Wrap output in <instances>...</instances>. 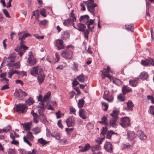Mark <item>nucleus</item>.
<instances>
[{
    "mask_svg": "<svg viewBox=\"0 0 154 154\" xmlns=\"http://www.w3.org/2000/svg\"><path fill=\"white\" fill-rule=\"evenodd\" d=\"M8 77L10 78H11L12 75L14 74H17L19 75L20 73L18 71L14 69H11L8 72Z\"/></svg>",
    "mask_w": 154,
    "mask_h": 154,
    "instance_id": "nucleus-28",
    "label": "nucleus"
},
{
    "mask_svg": "<svg viewBox=\"0 0 154 154\" xmlns=\"http://www.w3.org/2000/svg\"><path fill=\"white\" fill-rule=\"evenodd\" d=\"M119 112L116 110H114L113 111L112 113L110 114L111 117V118L118 119Z\"/></svg>",
    "mask_w": 154,
    "mask_h": 154,
    "instance_id": "nucleus-30",
    "label": "nucleus"
},
{
    "mask_svg": "<svg viewBox=\"0 0 154 154\" xmlns=\"http://www.w3.org/2000/svg\"><path fill=\"white\" fill-rule=\"evenodd\" d=\"M31 74L33 76H38L37 79L39 84L42 83L44 81L45 74L43 72L42 69L39 66L33 67L31 69Z\"/></svg>",
    "mask_w": 154,
    "mask_h": 154,
    "instance_id": "nucleus-1",
    "label": "nucleus"
},
{
    "mask_svg": "<svg viewBox=\"0 0 154 154\" xmlns=\"http://www.w3.org/2000/svg\"><path fill=\"white\" fill-rule=\"evenodd\" d=\"M107 128L106 127H103L101 130V134L103 135H105L107 131Z\"/></svg>",
    "mask_w": 154,
    "mask_h": 154,
    "instance_id": "nucleus-48",
    "label": "nucleus"
},
{
    "mask_svg": "<svg viewBox=\"0 0 154 154\" xmlns=\"http://www.w3.org/2000/svg\"><path fill=\"white\" fill-rule=\"evenodd\" d=\"M79 148H82V149L80 150V152H85L89 150L90 147V146L89 143H87L84 147L79 146Z\"/></svg>",
    "mask_w": 154,
    "mask_h": 154,
    "instance_id": "nucleus-31",
    "label": "nucleus"
},
{
    "mask_svg": "<svg viewBox=\"0 0 154 154\" xmlns=\"http://www.w3.org/2000/svg\"><path fill=\"white\" fill-rule=\"evenodd\" d=\"M141 64L145 66L151 64L154 66V60L151 58L146 59L144 61L143 60L141 61Z\"/></svg>",
    "mask_w": 154,
    "mask_h": 154,
    "instance_id": "nucleus-10",
    "label": "nucleus"
},
{
    "mask_svg": "<svg viewBox=\"0 0 154 154\" xmlns=\"http://www.w3.org/2000/svg\"><path fill=\"white\" fill-rule=\"evenodd\" d=\"M85 76L83 74H82L77 77V79L80 82H83L85 81Z\"/></svg>",
    "mask_w": 154,
    "mask_h": 154,
    "instance_id": "nucleus-36",
    "label": "nucleus"
},
{
    "mask_svg": "<svg viewBox=\"0 0 154 154\" xmlns=\"http://www.w3.org/2000/svg\"><path fill=\"white\" fill-rule=\"evenodd\" d=\"M46 11L45 9L42 8L40 11V14L42 16L44 17H46Z\"/></svg>",
    "mask_w": 154,
    "mask_h": 154,
    "instance_id": "nucleus-55",
    "label": "nucleus"
},
{
    "mask_svg": "<svg viewBox=\"0 0 154 154\" xmlns=\"http://www.w3.org/2000/svg\"><path fill=\"white\" fill-rule=\"evenodd\" d=\"M56 46L58 50L65 48L63 45V42L62 40L58 39L56 41Z\"/></svg>",
    "mask_w": 154,
    "mask_h": 154,
    "instance_id": "nucleus-11",
    "label": "nucleus"
},
{
    "mask_svg": "<svg viewBox=\"0 0 154 154\" xmlns=\"http://www.w3.org/2000/svg\"><path fill=\"white\" fill-rule=\"evenodd\" d=\"M138 79V78H134L132 79H130L129 81V84L132 87H136L137 85V80Z\"/></svg>",
    "mask_w": 154,
    "mask_h": 154,
    "instance_id": "nucleus-22",
    "label": "nucleus"
},
{
    "mask_svg": "<svg viewBox=\"0 0 154 154\" xmlns=\"http://www.w3.org/2000/svg\"><path fill=\"white\" fill-rule=\"evenodd\" d=\"M84 103L85 101L83 99L79 100L78 104L79 107V108H82L84 105Z\"/></svg>",
    "mask_w": 154,
    "mask_h": 154,
    "instance_id": "nucleus-45",
    "label": "nucleus"
},
{
    "mask_svg": "<svg viewBox=\"0 0 154 154\" xmlns=\"http://www.w3.org/2000/svg\"><path fill=\"white\" fill-rule=\"evenodd\" d=\"M8 154H15V151L13 149H9L8 151Z\"/></svg>",
    "mask_w": 154,
    "mask_h": 154,
    "instance_id": "nucleus-64",
    "label": "nucleus"
},
{
    "mask_svg": "<svg viewBox=\"0 0 154 154\" xmlns=\"http://www.w3.org/2000/svg\"><path fill=\"white\" fill-rule=\"evenodd\" d=\"M74 27L75 29L79 30V31L82 32H84L85 31V29L86 27V26L81 23H78L77 25V28H76L74 25Z\"/></svg>",
    "mask_w": 154,
    "mask_h": 154,
    "instance_id": "nucleus-18",
    "label": "nucleus"
},
{
    "mask_svg": "<svg viewBox=\"0 0 154 154\" xmlns=\"http://www.w3.org/2000/svg\"><path fill=\"white\" fill-rule=\"evenodd\" d=\"M104 139V137L99 138L96 140L95 141L99 144H100L102 143Z\"/></svg>",
    "mask_w": 154,
    "mask_h": 154,
    "instance_id": "nucleus-53",
    "label": "nucleus"
},
{
    "mask_svg": "<svg viewBox=\"0 0 154 154\" xmlns=\"http://www.w3.org/2000/svg\"><path fill=\"white\" fill-rule=\"evenodd\" d=\"M48 22L45 20H43L40 21H39V24L42 25H45Z\"/></svg>",
    "mask_w": 154,
    "mask_h": 154,
    "instance_id": "nucleus-61",
    "label": "nucleus"
},
{
    "mask_svg": "<svg viewBox=\"0 0 154 154\" xmlns=\"http://www.w3.org/2000/svg\"><path fill=\"white\" fill-rule=\"evenodd\" d=\"M28 95L27 93L24 91H23L21 89V96H22V99Z\"/></svg>",
    "mask_w": 154,
    "mask_h": 154,
    "instance_id": "nucleus-62",
    "label": "nucleus"
},
{
    "mask_svg": "<svg viewBox=\"0 0 154 154\" xmlns=\"http://www.w3.org/2000/svg\"><path fill=\"white\" fill-rule=\"evenodd\" d=\"M11 144L17 146L19 145V142L18 141L15 140V139L14 138L12 139V141L11 142Z\"/></svg>",
    "mask_w": 154,
    "mask_h": 154,
    "instance_id": "nucleus-60",
    "label": "nucleus"
},
{
    "mask_svg": "<svg viewBox=\"0 0 154 154\" xmlns=\"http://www.w3.org/2000/svg\"><path fill=\"white\" fill-rule=\"evenodd\" d=\"M68 19L69 20L70 23H73L76 21V18L74 16L73 13L71 14V17Z\"/></svg>",
    "mask_w": 154,
    "mask_h": 154,
    "instance_id": "nucleus-49",
    "label": "nucleus"
},
{
    "mask_svg": "<svg viewBox=\"0 0 154 154\" xmlns=\"http://www.w3.org/2000/svg\"><path fill=\"white\" fill-rule=\"evenodd\" d=\"M51 95V92L50 91H48V93L44 96L43 98V101L45 102H47L49 100L50 97Z\"/></svg>",
    "mask_w": 154,
    "mask_h": 154,
    "instance_id": "nucleus-38",
    "label": "nucleus"
},
{
    "mask_svg": "<svg viewBox=\"0 0 154 154\" xmlns=\"http://www.w3.org/2000/svg\"><path fill=\"white\" fill-rule=\"evenodd\" d=\"M122 91L123 93L125 94L126 93L131 92L132 89L127 86L124 85L122 87Z\"/></svg>",
    "mask_w": 154,
    "mask_h": 154,
    "instance_id": "nucleus-24",
    "label": "nucleus"
},
{
    "mask_svg": "<svg viewBox=\"0 0 154 154\" xmlns=\"http://www.w3.org/2000/svg\"><path fill=\"white\" fill-rule=\"evenodd\" d=\"M29 55L27 62L29 65L32 66L35 65L36 63V61L32 54L31 52H29Z\"/></svg>",
    "mask_w": 154,
    "mask_h": 154,
    "instance_id": "nucleus-9",
    "label": "nucleus"
},
{
    "mask_svg": "<svg viewBox=\"0 0 154 154\" xmlns=\"http://www.w3.org/2000/svg\"><path fill=\"white\" fill-rule=\"evenodd\" d=\"M3 13L4 14H5V15L7 17H8V18L11 17L9 15V13L7 11V10L6 9H3Z\"/></svg>",
    "mask_w": 154,
    "mask_h": 154,
    "instance_id": "nucleus-58",
    "label": "nucleus"
},
{
    "mask_svg": "<svg viewBox=\"0 0 154 154\" xmlns=\"http://www.w3.org/2000/svg\"><path fill=\"white\" fill-rule=\"evenodd\" d=\"M79 116L82 119H87V112L84 109H81L79 110Z\"/></svg>",
    "mask_w": 154,
    "mask_h": 154,
    "instance_id": "nucleus-15",
    "label": "nucleus"
},
{
    "mask_svg": "<svg viewBox=\"0 0 154 154\" xmlns=\"http://www.w3.org/2000/svg\"><path fill=\"white\" fill-rule=\"evenodd\" d=\"M102 106L105 108L103 109V110L104 111H107V110L108 108V106L107 104L106 103H105L104 102H102Z\"/></svg>",
    "mask_w": 154,
    "mask_h": 154,
    "instance_id": "nucleus-57",
    "label": "nucleus"
},
{
    "mask_svg": "<svg viewBox=\"0 0 154 154\" xmlns=\"http://www.w3.org/2000/svg\"><path fill=\"white\" fill-rule=\"evenodd\" d=\"M16 57V54L15 53H12L10 54L7 59L9 60L7 61V62H14L15 61V58Z\"/></svg>",
    "mask_w": 154,
    "mask_h": 154,
    "instance_id": "nucleus-23",
    "label": "nucleus"
},
{
    "mask_svg": "<svg viewBox=\"0 0 154 154\" xmlns=\"http://www.w3.org/2000/svg\"><path fill=\"white\" fill-rule=\"evenodd\" d=\"M70 110V113H73L75 115L76 110L72 107H71L69 108Z\"/></svg>",
    "mask_w": 154,
    "mask_h": 154,
    "instance_id": "nucleus-63",
    "label": "nucleus"
},
{
    "mask_svg": "<svg viewBox=\"0 0 154 154\" xmlns=\"http://www.w3.org/2000/svg\"><path fill=\"white\" fill-rule=\"evenodd\" d=\"M89 16L87 15L82 16L79 19L80 22L84 23L85 24H87L89 20Z\"/></svg>",
    "mask_w": 154,
    "mask_h": 154,
    "instance_id": "nucleus-16",
    "label": "nucleus"
},
{
    "mask_svg": "<svg viewBox=\"0 0 154 154\" xmlns=\"http://www.w3.org/2000/svg\"><path fill=\"white\" fill-rule=\"evenodd\" d=\"M91 150L93 152L100 150L101 149L100 146L99 145H96L91 147Z\"/></svg>",
    "mask_w": 154,
    "mask_h": 154,
    "instance_id": "nucleus-39",
    "label": "nucleus"
},
{
    "mask_svg": "<svg viewBox=\"0 0 154 154\" xmlns=\"http://www.w3.org/2000/svg\"><path fill=\"white\" fill-rule=\"evenodd\" d=\"M127 106L125 108L126 109H129L131 111L133 110V107L134 105L131 101H129L126 103Z\"/></svg>",
    "mask_w": 154,
    "mask_h": 154,
    "instance_id": "nucleus-27",
    "label": "nucleus"
},
{
    "mask_svg": "<svg viewBox=\"0 0 154 154\" xmlns=\"http://www.w3.org/2000/svg\"><path fill=\"white\" fill-rule=\"evenodd\" d=\"M101 72H102L101 77L102 79H104L106 77H107L110 80H112V77L109 74V72H111L110 70V67L109 66H108L106 69L104 68L103 70Z\"/></svg>",
    "mask_w": 154,
    "mask_h": 154,
    "instance_id": "nucleus-5",
    "label": "nucleus"
},
{
    "mask_svg": "<svg viewBox=\"0 0 154 154\" xmlns=\"http://www.w3.org/2000/svg\"><path fill=\"white\" fill-rule=\"evenodd\" d=\"M137 135L141 140H146L147 137L143 132L141 130L138 131L137 133Z\"/></svg>",
    "mask_w": 154,
    "mask_h": 154,
    "instance_id": "nucleus-19",
    "label": "nucleus"
},
{
    "mask_svg": "<svg viewBox=\"0 0 154 154\" xmlns=\"http://www.w3.org/2000/svg\"><path fill=\"white\" fill-rule=\"evenodd\" d=\"M112 80H113V82L117 85L120 86L122 85V82L119 79L112 77Z\"/></svg>",
    "mask_w": 154,
    "mask_h": 154,
    "instance_id": "nucleus-33",
    "label": "nucleus"
},
{
    "mask_svg": "<svg viewBox=\"0 0 154 154\" xmlns=\"http://www.w3.org/2000/svg\"><path fill=\"white\" fill-rule=\"evenodd\" d=\"M66 122L67 125L68 127L73 126L75 123L74 119L72 117H69L67 119Z\"/></svg>",
    "mask_w": 154,
    "mask_h": 154,
    "instance_id": "nucleus-14",
    "label": "nucleus"
},
{
    "mask_svg": "<svg viewBox=\"0 0 154 154\" xmlns=\"http://www.w3.org/2000/svg\"><path fill=\"white\" fill-rule=\"evenodd\" d=\"M1 2L4 7L8 8L11 6V1H1Z\"/></svg>",
    "mask_w": 154,
    "mask_h": 154,
    "instance_id": "nucleus-26",
    "label": "nucleus"
},
{
    "mask_svg": "<svg viewBox=\"0 0 154 154\" xmlns=\"http://www.w3.org/2000/svg\"><path fill=\"white\" fill-rule=\"evenodd\" d=\"M25 42L21 40L20 42V46L19 48L15 49V51H17L20 56L23 55L25 51L27 50L28 48L25 45Z\"/></svg>",
    "mask_w": 154,
    "mask_h": 154,
    "instance_id": "nucleus-3",
    "label": "nucleus"
},
{
    "mask_svg": "<svg viewBox=\"0 0 154 154\" xmlns=\"http://www.w3.org/2000/svg\"><path fill=\"white\" fill-rule=\"evenodd\" d=\"M34 103V100L31 97L29 98L26 101V104L29 106L32 104Z\"/></svg>",
    "mask_w": 154,
    "mask_h": 154,
    "instance_id": "nucleus-47",
    "label": "nucleus"
},
{
    "mask_svg": "<svg viewBox=\"0 0 154 154\" xmlns=\"http://www.w3.org/2000/svg\"><path fill=\"white\" fill-rule=\"evenodd\" d=\"M37 98L38 100L40 102L39 104L42 105V106L41 107V108H43L44 106L45 105V102H44L43 101V99H42V95L39 94V95L37 96Z\"/></svg>",
    "mask_w": 154,
    "mask_h": 154,
    "instance_id": "nucleus-34",
    "label": "nucleus"
},
{
    "mask_svg": "<svg viewBox=\"0 0 154 154\" xmlns=\"http://www.w3.org/2000/svg\"><path fill=\"white\" fill-rule=\"evenodd\" d=\"M102 120L99 122L101 124H103L106 126L108 125V123L107 122V118L106 117L104 116L101 118Z\"/></svg>",
    "mask_w": 154,
    "mask_h": 154,
    "instance_id": "nucleus-35",
    "label": "nucleus"
},
{
    "mask_svg": "<svg viewBox=\"0 0 154 154\" xmlns=\"http://www.w3.org/2000/svg\"><path fill=\"white\" fill-rule=\"evenodd\" d=\"M94 23V20L90 19L87 23L88 28L91 31H93L95 26Z\"/></svg>",
    "mask_w": 154,
    "mask_h": 154,
    "instance_id": "nucleus-12",
    "label": "nucleus"
},
{
    "mask_svg": "<svg viewBox=\"0 0 154 154\" xmlns=\"http://www.w3.org/2000/svg\"><path fill=\"white\" fill-rule=\"evenodd\" d=\"M32 131H33L35 134H37L40 132L41 130L39 128L37 127L32 129Z\"/></svg>",
    "mask_w": 154,
    "mask_h": 154,
    "instance_id": "nucleus-52",
    "label": "nucleus"
},
{
    "mask_svg": "<svg viewBox=\"0 0 154 154\" xmlns=\"http://www.w3.org/2000/svg\"><path fill=\"white\" fill-rule=\"evenodd\" d=\"M128 137L130 140H133L136 137L134 132L133 131H128Z\"/></svg>",
    "mask_w": 154,
    "mask_h": 154,
    "instance_id": "nucleus-29",
    "label": "nucleus"
},
{
    "mask_svg": "<svg viewBox=\"0 0 154 154\" xmlns=\"http://www.w3.org/2000/svg\"><path fill=\"white\" fill-rule=\"evenodd\" d=\"M27 133L26 136L23 137V140L25 142L30 146L32 145V143H30V141H32L34 137L31 132L29 131Z\"/></svg>",
    "mask_w": 154,
    "mask_h": 154,
    "instance_id": "nucleus-7",
    "label": "nucleus"
},
{
    "mask_svg": "<svg viewBox=\"0 0 154 154\" xmlns=\"http://www.w3.org/2000/svg\"><path fill=\"white\" fill-rule=\"evenodd\" d=\"M103 98L108 102H111L113 99V97L111 95H110L108 92H105Z\"/></svg>",
    "mask_w": 154,
    "mask_h": 154,
    "instance_id": "nucleus-17",
    "label": "nucleus"
},
{
    "mask_svg": "<svg viewBox=\"0 0 154 154\" xmlns=\"http://www.w3.org/2000/svg\"><path fill=\"white\" fill-rule=\"evenodd\" d=\"M38 142L43 146L48 143V142H47L46 140L43 139V138L39 139L38 140Z\"/></svg>",
    "mask_w": 154,
    "mask_h": 154,
    "instance_id": "nucleus-37",
    "label": "nucleus"
},
{
    "mask_svg": "<svg viewBox=\"0 0 154 154\" xmlns=\"http://www.w3.org/2000/svg\"><path fill=\"white\" fill-rule=\"evenodd\" d=\"M114 133H115L112 131H108L107 133L106 138L108 139H110L112 134H114Z\"/></svg>",
    "mask_w": 154,
    "mask_h": 154,
    "instance_id": "nucleus-46",
    "label": "nucleus"
},
{
    "mask_svg": "<svg viewBox=\"0 0 154 154\" xmlns=\"http://www.w3.org/2000/svg\"><path fill=\"white\" fill-rule=\"evenodd\" d=\"M18 35H19V40H24L26 38L30 35V34L29 33H26L24 34L23 32L19 33Z\"/></svg>",
    "mask_w": 154,
    "mask_h": 154,
    "instance_id": "nucleus-21",
    "label": "nucleus"
},
{
    "mask_svg": "<svg viewBox=\"0 0 154 154\" xmlns=\"http://www.w3.org/2000/svg\"><path fill=\"white\" fill-rule=\"evenodd\" d=\"M149 112L152 115H154V106H150Z\"/></svg>",
    "mask_w": 154,
    "mask_h": 154,
    "instance_id": "nucleus-51",
    "label": "nucleus"
},
{
    "mask_svg": "<svg viewBox=\"0 0 154 154\" xmlns=\"http://www.w3.org/2000/svg\"><path fill=\"white\" fill-rule=\"evenodd\" d=\"M85 5L87 6L88 11L92 13L94 12V8L97 6L96 4L94 3V1H84L80 4V6L82 7L81 9L83 11H85L86 10Z\"/></svg>",
    "mask_w": 154,
    "mask_h": 154,
    "instance_id": "nucleus-2",
    "label": "nucleus"
},
{
    "mask_svg": "<svg viewBox=\"0 0 154 154\" xmlns=\"http://www.w3.org/2000/svg\"><path fill=\"white\" fill-rule=\"evenodd\" d=\"M104 147L106 151L111 153L112 152V146L110 143L109 142H106Z\"/></svg>",
    "mask_w": 154,
    "mask_h": 154,
    "instance_id": "nucleus-13",
    "label": "nucleus"
},
{
    "mask_svg": "<svg viewBox=\"0 0 154 154\" xmlns=\"http://www.w3.org/2000/svg\"><path fill=\"white\" fill-rule=\"evenodd\" d=\"M11 127L10 126H8L3 129H0V133L7 132L11 129Z\"/></svg>",
    "mask_w": 154,
    "mask_h": 154,
    "instance_id": "nucleus-41",
    "label": "nucleus"
},
{
    "mask_svg": "<svg viewBox=\"0 0 154 154\" xmlns=\"http://www.w3.org/2000/svg\"><path fill=\"white\" fill-rule=\"evenodd\" d=\"M61 56L66 60H70L73 57V51L70 49H66L63 51L61 54Z\"/></svg>",
    "mask_w": 154,
    "mask_h": 154,
    "instance_id": "nucleus-4",
    "label": "nucleus"
},
{
    "mask_svg": "<svg viewBox=\"0 0 154 154\" xmlns=\"http://www.w3.org/2000/svg\"><path fill=\"white\" fill-rule=\"evenodd\" d=\"M73 129L74 128H66L65 129V130L68 134H70L71 132L73 130Z\"/></svg>",
    "mask_w": 154,
    "mask_h": 154,
    "instance_id": "nucleus-59",
    "label": "nucleus"
},
{
    "mask_svg": "<svg viewBox=\"0 0 154 154\" xmlns=\"http://www.w3.org/2000/svg\"><path fill=\"white\" fill-rule=\"evenodd\" d=\"M16 111L19 113L26 112L27 109V107L25 104H20L16 105Z\"/></svg>",
    "mask_w": 154,
    "mask_h": 154,
    "instance_id": "nucleus-8",
    "label": "nucleus"
},
{
    "mask_svg": "<svg viewBox=\"0 0 154 154\" xmlns=\"http://www.w3.org/2000/svg\"><path fill=\"white\" fill-rule=\"evenodd\" d=\"M42 106V105L41 106H40V109H38V113H39V115L40 116H44V114H43V109L44 108V107L43 108H41V107Z\"/></svg>",
    "mask_w": 154,
    "mask_h": 154,
    "instance_id": "nucleus-54",
    "label": "nucleus"
},
{
    "mask_svg": "<svg viewBox=\"0 0 154 154\" xmlns=\"http://www.w3.org/2000/svg\"><path fill=\"white\" fill-rule=\"evenodd\" d=\"M139 77L140 78H138L139 79H145L147 78L148 75L146 72H142L140 74Z\"/></svg>",
    "mask_w": 154,
    "mask_h": 154,
    "instance_id": "nucleus-32",
    "label": "nucleus"
},
{
    "mask_svg": "<svg viewBox=\"0 0 154 154\" xmlns=\"http://www.w3.org/2000/svg\"><path fill=\"white\" fill-rule=\"evenodd\" d=\"M126 29L128 30H129L131 32H133L134 28V26L132 24L126 25H125Z\"/></svg>",
    "mask_w": 154,
    "mask_h": 154,
    "instance_id": "nucleus-44",
    "label": "nucleus"
},
{
    "mask_svg": "<svg viewBox=\"0 0 154 154\" xmlns=\"http://www.w3.org/2000/svg\"><path fill=\"white\" fill-rule=\"evenodd\" d=\"M130 119L128 117H122L120 119V125L123 127L127 128L131 125Z\"/></svg>",
    "mask_w": 154,
    "mask_h": 154,
    "instance_id": "nucleus-6",
    "label": "nucleus"
},
{
    "mask_svg": "<svg viewBox=\"0 0 154 154\" xmlns=\"http://www.w3.org/2000/svg\"><path fill=\"white\" fill-rule=\"evenodd\" d=\"M69 35L67 32H64L62 34V38L63 40H66L69 38Z\"/></svg>",
    "mask_w": 154,
    "mask_h": 154,
    "instance_id": "nucleus-43",
    "label": "nucleus"
},
{
    "mask_svg": "<svg viewBox=\"0 0 154 154\" xmlns=\"http://www.w3.org/2000/svg\"><path fill=\"white\" fill-rule=\"evenodd\" d=\"M78 65L75 62H74L72 66V69L75 72L78 70Z\"/></svg>",
    "mask_w": 154,
    "mask_h": 154,
    "instance_id": "nucleus-42",
    "label": "nucleus"
},
{
    "mask_svg": "<svg viewBox=\"0 0 154 154\" xmlns=\"http://www.w3.org/2000/svg\"><path fill=\"white\" fill-rule=\"evenodd\" d=\"M33 121L35 123H37L38 122L39 118L38 115L37 114L33 115Z\"/></svg>",
    "mask_w": 154,
    "mask_h": 154,
    "instance_id": "nucleus-50",
    "label": "nucleus"
},
{
    "mask_svg": "<svg viewBox=\"0 0 154 154\" xmlns=\"http://www.w3.org/2000/svg\"><path fill=\"white\" fill-rule=\"evenodd\" d=\"M23 127L25 131H29L30 128L29 125L28 124H24L23 125Z\"/></svg>",
    "mask_w": 154,
    "mask_h": 154,
    "instance_id": "nucleus-56",
    "label": "nucleus"
},
{
    "mask_svg": "<svg viewBox=\"0 0 154 154\" xmlns=\"http://www.w3.org/2000/svg\"><path fill=\"white\" fill-rule=\"evenodd\" d=\"M117 120V119L110 118L109 122V124L110 126L114 128L116 127L117 126L116 123Z\"/></svg>",
    "mask_w": 154,
    "mask_h": 154,
    "instance_id": "nucleus-25",
    "label": "nucleus"
},
{
    "mask_svg": "<svg viewBox=\"0 0 154 154\" xmlns=\"http://www.w3.org/2000/svg\"><path fill=\"white\" fill-rule=\"evenodd\" d=\"M125 94H124L123 93V94H120L118 96V100L120 101H124V100H125Z\"/></svg>",
    "mask_w": 154,
    "mask_h": 154,
    "instance_id": "nucleus-40",
    "label": "nucleus"
},
{
    "mask_svg": "<svg viewBox=\"0 0 154 154\" xmlns=\"http://www.w3.org/2000/svg\"><path fill=\"white\" fill-rule=\"evenodd\" d=\"M14 96L18 100H22V96H21V89H16L14 94Z\"/></svg>",
    "mask_w": 154,
    "mask_h": 154,
    "instance_id": "nucleus-20",
    "label": "nucleus"
}]
</instances>
